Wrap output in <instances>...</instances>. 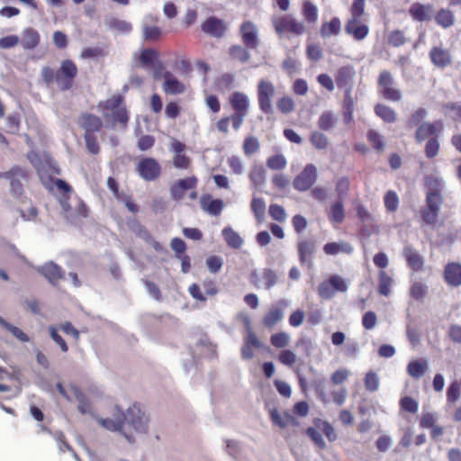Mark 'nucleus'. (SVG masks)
Listing matches in <instances>:
<instances>
[{
	"label": "nucleus",
	"mask_w": 461,
	"mask_h": 461,
	"mask_svg": "<svg viewBox=\"0 0 461 461\" xmlns=\"http://www.w3.org/2000/svg\"><path fill=\"white\" fill-rule=\"evenodd\" d=\"M230 122H231L232 128L235 131H239L243 124L240 121H237L236 119L234 120V116L230 114L229 116L220 118L216 122L215 127L219 132L227 135L229 133Z\"/></svg>",
	"instance_id": "obj_39"
},
{
	"label": "nucleus",
	"mask_w": 461,
	"mask_h": 461,
	"mask_svg": "<svg viewBox=\"0 0 461 461\" xmlns=\"http://www.w3.org/2000/svg\"><path fill=\"white\" fill-rule=\"evenodd\" d=\"M323 251L329 256H335L339 253L349 255L353 252V247L347 241L329 242L323 246Z\"/></svg>",
	"instance_id": "obj_32"
},
{
	"label": "nucleus",
	"mask_w": 461,
	"mask_h": 461,
	"mask_svg": "<svg viewBox=\"0 0 461 461\" xmlns=\"http://www.w3.org/2000/svg\"><path fill=\"white\" fill-rule=\"evenodd\" d=\"M249 50L245 45L233 44L229 48L228 53L232 60L244 64L250 59Z\"/></svg>",
	"instance_id": "obj_35"
},
{
	"label": "nucleus",
	"mask_w": 461,
	"mask_h": 461,
	"mask_svg": "<svg viewBox=\"0 0 461 461\" xmlns=\"http://www.w3.org/2000/svg\"><path fill=\"white\" fill-rule=\"evenodd\" d=\"M430 63L438 69H445L452 66L454 59L449 49L442 44L432 46L429 51Z\"/></svg>",
	"instance_id": "obj_12"
},
{
	"label": "nucleus",
	"mask_w": 461,
	"mask_h": 461,
	"mask_svg": "<svg viewBox=\"0 0 461 461\" xmlns=\"http://www.w3.org/2000/svg\"><path fill=\"white\" fill-rule=\"evenodd\" d=\"M310 141L317 149H325L329 145L327 136L320 131H313L310 136Z\"/></svg>",
	"instance_id": "obj_54"
},
{
	"label": "nucleus",
	"mask_w": 461,
	"mask_h": 461,
	"mask_svg": "<svg viewBox=\"0 0 461 461\" xmlns=\"http://www.w3.org/2000/svg\"><path fill=\"white\" fill-rule=\"evenodd\" d=\"M249 178L255 184V185H261L265 179V170L263 166H254L249 172Z\"/></svg>",
	"instance_id": "obj_64"
},
{
	"label": "nucleus",
	"mask_w": 461,
	"mask_h": 461,
	"mask_svg": "<svg viewBox=\"0 0 461 461\" xmlns=\"http://www.w3.org/2000/svg\"><path fill=\"white\" fill-rule=\"evenodd\" d=\"M38 271L52 285H57L59 280L64 278L63 270L53 262L45 264L43 267L39 268Z\"/></svg>",
	"instance_id": "obj_28"
},
{
	"label": "nucleus",
	"mask_w": 461,
	"mask_h": 461,
	"mask_svg": "<svg viewBox=\"0 0 461 461\" xmlns=\"http://www.w3.org/2000/svg\"><path fill=\"white\" fill-rule=\"evenodd\" d=\"M302 14L304 20L310 24H315L318 21V9L310 1H305L303 4Z\"/></svg>",
	"instance_id": "obj_45"
},
{
	"label": "nucleus",
	"mask_w": 461,
	"mask_h": 461,
	"mask_svg": "<svg viewBox=\"0 0 461 461\" xmlns=\"http://www.w3.org/2000/svg\"><path fill=\"white\" fill-rule=\"evenodd\" d=\"M164 82L162 85L163 91L167 95H181L185 91V86L176 77H175L170 71H165L163 74Z\"/></svg>",
	"instance_id": "obj_23"
},
{
	"label": "nucleus",
	"mask_w": 461,
	"mask_h": 461,
	"mask_svg": "<svg viewBox=\"0 0 461 461\" xmlns=\"http://www.w3.org/2000/svg\"><path fill=\"white\" fill-rule=\"evenodd\" d=\"M201 29L206 34L221 38L227 31V25L223 20L211 16L201 24Z\"/></svg>",
	"instance_id": "obj_21"
},
{
	"label": "nucleus",
	"mask_w": 461,
	"mask_h": 461,
	"mask_svg": "<svg viewBox=\"0 0 461 461\" xmlns=\"http://www.w3.org/2000/svg\"><path fill=\"white\" fill-rule=\"evenodd\" d=\"M337 117L330 112H324L318 120V127L322 131H329L335 126Z\"/></svg>",
	"instance_id": "obj_48"
},
{
	"label": "nucleus",
	"mask_w": 461,
	"mask_h": 461,
	"mask_svg": "<svg viewBox=\"0 0 461 461\" xmlns=\"http://www.w3.org/2000/svg\"><path fill=\"white\" fill-rule=\"evenodd\" d=\"M297 252L300 264L311 267L315 252V241L308 239L299 240L297 243Z\"/></svg>",
	"instance_id": "obj_19"
},
{
	"label": "nucleus",
	"mask_w": 461,
	"mask_h": 461,
	"mask_svg": "<svg viewBox=\"0 0 461 461\" xmlns=\"http://www.w3.org/2000/svg\"><path fill=\"white\" fill-rule=\"evenodd\" d=\"M277 109L285 114L290 113L294 110V102L290 96H283L277 100Z\"/></svg>",
	"instance_id": "obj_63"
},
{
	"label": "nucleus",
	"mask_w": 461,
	"mask_h": 461,
	"mask_svg": "<svg viewBox=\"0 0 461 461\" xmlns=\"http://www.w3.org/2000/svg\"><path fill=\"white\" fill-rule=\"evenodd\" d=\"M399 404L402 411L412 414L416 413L419 409L418 402L410 396L401 398Z\"/></svg>",
	"instance_id": "obj_57"
},
{
	"label": "nucleus",
	"mask_w": 461,
	"mask_h": 461,
	"mask_svg": "<svg viewBox=\"0 0 461 461\" xmlns=\"http://www.w3.org/2000/svg\"><path fill=\"white\" fill-rule=\"evenodd\" d=\"M30 172L27 168L20 166H14L8 171L0 172V179H7L10 183V192L16 199H22L24 189L30 180Z\"/></svg>",
	"instance_id": "obj_4"
},
{
	"label": "nucleus",
	"mask_w": 461,
	"mask_h": 461,
	"mask_svg": "<svg viewBox=\"0 0 461 461\" xmlns=\"http://www.w3.org/2000/svg\"><path fill=\"white\" fill-rule=\"evenodd\" d=\"M78 124L85 133H95L102 130L103 122L101 118L90 113H83L78 117Z\"/></svg>",
	"instance_id": "obj_22"
},
{
	"label": "nucleus",
	"mask_w": 461,
	"mask_h": 461,
	"mask_svg": "<svg viewBox=\"0 0 461 461\" xmlns=\"http://www.w3.org/2000/svg\"><path fill=\"white\" fill-rule=\"evenodd\" d=\"M289 336L285 332H277L270 337L271 345L276 348H284L289 344Z\"/></svg>",
	"instance_id": "obj_56"
},
{
	"label": "nucleus",
	"mask_w": 461,
	"mask_h": 461,
	"mask_svg": "<svg viewBox=\"0 0 461 461\" xmlns=\"http://www.w3.org/2000/svg\"><path fill=\"white\" fill-rule=\"evenodd\" d=\"M409 14L414 21H429L430 20L432 14V5L414 3L409 8Z\"/></svg>",
	"instance_id": "obj_29"
},
{
	"label": "nucleus",
	"mask_w": 461,
	"mask_h": 461,
	"mask_svg": "<svg viewBox=\"0 0 461 461\" xmlns=\"http://www.w3.org/2000/svg\"><path fill=\"white\" fill-rule=\"evenodd\" d=\"M243 152L246 156H250L259 149V141L254 136L245 138L243 142Z\"/></svg>",
	"instance_id": "obj_55"
},
{
	"label": "nucleus",
	"mask_w": 461,
	"mask_h": 461,
	"mask_svg": "<svg viewBox=\"0 0 461 461\" xmlns=\"http://www.w3.org/2000/svg\"><path fill=\"white\" fill-rule=\"evenodd\" d=\"M345 32L351 35L354 40L360 41H363L369 33V28L364 24L360 20L348 19L345 25Z\"/></svg>",
	"instance_id": "obj_26"
},
{
	"label": "nucleus",
	"mask_w": 461,
	"mask_h": 461,
	"mask_svg": "<svg viewBox=\"0 0 461 461\" xmlns=\"http://www.w3.org/2000/svg\"><path fill=\"white\" fill-rule=\"evenodd\" d=\"M427 116V111L425 108L420 107L414 111L408 120V126L418 127Z\"/></svg>",
	"instance_id": "obj_61"
},
{
	"label": "nucleus",
	"mask_w": 461,
	"mask_h": 461,
	"mask_svg": "<svg viewBox=\"0 0 461 461\" xmlns=\"http://www.w3.org/2000/svg\"><path fill=\"white\" fill-rule=\"evenodd\" d=\"M159 53L154 49H145L140 54L139 60L143 67L151 68L157 61V66L153 70V77L158 80L161 77V73L165 69V67L161 61L158 60Z\"/></svg>",
	"instance_id": "obj_16"
},
{
	"label": "nucleus",
	"mask_w": 461,
	"mask_h": 461,
	"mask_svg": "<svg viewBox=\"0 0 461 461\" xmlns=\"http://www.w3.org/2000/svg\"><path fill=\"white\" fill-rule=\"evenodd\" d=\"M443 130L444 124L441 120L422 122L415 131V140L417 143H421L430 138H439Z\"/></svg>",
	"instance_id": "obj_11"
},
{
	"label": "nucleus",
	"mask_w": 461,
	"mask_h": 461,
	"mask_svg": "<svg viewBox=\"0 0 461 461\" xmlns=\"http://www.w3.org/2000/svg\"><path fill=\"white\" fill-rule=\"evenodd\" d=\"M277 360L281 364L292 367L297 361V356L291 349H283L278 354Z\"/></svg>",
	"instance_id": "obj_53"
},
{
	"label": "nucleus",
	"mask_w": 461,
	"mask_h": 461,
	"mask_svg": "<svg viewBox=\"0 0 461 461\" xmlns=\"http://www.w3.org/2000/svg\"><path fill=\"white\" fill-rule=\"evenodd\" d=\"M460 397V384L455 381L452 382L447 390V402L448 405L456 403Z\"/></svg>",
	"instance_id": "obj_58"
},
{
	"label": "nucleus",
	"mask_w": 461,
	"mask_h": 461,
	"mask_svg": "<svg viewBox=\"0 0 461 461\" xmlns=\"http://www.w3.org/2000/svg\"><path fill=\"white\" fill-rule=\"evenodd\" d=\"M78 75L77 64L71 59L61 61L59 68L55 70L49 66L41 68V76L47 86L55 84L61 92L71 90L75 86V79Z\"/></svg>",
	"instance_id": "obj_2"
},
{
	"label": "nucleus",
	"mask_w": 461,
	"mask_h": 461,
	"mask_svg": "<svg viewBox=\"0 0 461 461\" xmlns=\"http://www.w3.org/2000/svg\"><path fill=\"white\" fill-rule=\"evenodd\" d=\"M240 35L243 45L247 49L256 50L259 46L258 29L251 21H245L240 24Z\"/></svg>",
	"instance_id": "obj_13"
},
{
	"label": "nucleus",
	"mask_w": 461,
	"mask_h": 461,
	"mask_svg": "<svg viewBox=\"0 0 461 461\" xmlns=\"http://www.w3.org/2000/svg\"><path fill=\"white\" fill-rule=\"evenodd\" d=\"M201 207L212 215L218 216L223 209V202L221 199H212L210 194H203L200 198Z\"/></svg>",
	"instance_id": "obj_30"
},
{
	"label": "nucleus",
	"mask_w": 461,
	"mask_h": 461,
	"mask_svg": "<svg viewBox=\"0 0 461 461\" xmlns=\"http://www.w3.org/2000/svg\"><path fill=\"white\" fill-rule=\"evenodd\" d=\"M86 147L89 153L96 155L100 151V146L95 133H84Z\"/></svg>",
	"instance_id": "obj_62"
},
{
	"label": "nucleus",
	"mask_w": 461,
	"mask_h": 461,
	"mask_svg": "<svg viewBox=\"0 0 461 461\" xmlns=\"http://www.w3.org/2000/svg\"><path fill=\"white\" fill-rule=\"evenodd\" d=\"M284 317L283 308L280 306H272L269 308L268 312L265 314L263 318V324L267 328H273L280 321H282Z\"/></svg>",
	"instance_id": "obj_37"
},
{
	"label": "nucleus",
	"mask_w": 461,
	"mask_h": 461,
	"mask_svg": "<svg viewBox=\"0 0 461 461\" xmlns=\"http://www.w3.org/2000/svg\"><path fill=\"white\" fill-rule=\"evenodd\" d=\"M393 278L384 270L379 271L377 287L379 294L383 296H388L391 293V287L393 285Z\"/></svg>",
	"instance_id": "obj_41"
},
{
	"label": "nucleus",
	"mask_w": 461,
	"mask_h": 461,
	"mask_svg": "<svg viewBox=\"0 0 461 461\" xmlns=\"http://www.w3.org/2000/svg\"><path fill=\"white\" fill-rule=\"evenodd\" d=\"M366 137L369 143L376 151L381 152L384 150L385 143L384 137L380 133L375 130H369Z\"/></svg>",
	"instance_id": "obj_50"
},
{
	"label": "nucleus",
	"mask_w": 461,
	"mask_h": 461,
	"mask_svg": "<svg viewBox=\"0 0 461 461\" xmlns=\"http://www.w3.org/2000/svg\"><path fill=\"white\" fill-rule=\"evenodd\" d=\"M185 148V144L176 139L170 143V150L175 153L172 162L176 168L186 169L190 166L191 159L184 154Z\"/></svg>",
	"instance_id": "obj_20"
},
{
	"label": "nucleus",
	"mask_w": 461,
	"mask_h": 461,
	"mask_svg": "<svg viewBox=\"0 0 461 461\" xmlns=\"http://www.w3.org/2000/svg\"><path fill=\"white\" fill-rule=\"evenodd\" d=\"M377 93L381 98L392 103H399L402 99V90L397 86L392 72L386 69L378 75Z\"/></svg>",
	"instance_id": "obj_5"
},
{
	"label": "nucleus",
	"mask_w": 461,
	"mask_h": 461,
	"mask_svg": "<svg viewBox=\"0 0 461 461\" xmlns=\"http://www.w3.org/2000/svg\"><path fill=\"white\" fill-rule=\"evenodd\" d=\"M445 282L454 287L461 285V264L456 262H449L445 266L444 269Z\"/></svg>",
	"instance_id": "obj_27"
},
{
	"label": "nucleus",
	"mask_w": 461,
	"mask_h": 461,
	"mask_svg": "<svg viewBox=\"0 0 461 461\" xmlns=\"http://www.w3.org/2000/svg\"><path fill=\"white\" fill-rule=\"evenodd\" d=\"M104 109L111 112V113H104V118L111 120L113 127L120 124L122 128H126L129 114L122 95H118L107 99L104 103Z\"/></svg>",
	"instance_id": "obj_6"
},
{
	"label": "nucleus",
	"mask_w": 461,
	"mask_h": 461,
	"mask_svg": "<svg viewBox=\"0 0 461 461\" xmlns=\"http://www.w3.org/2000/svg\"><path fill=\"white\" fill-rule=\"evenodd\" d=\"M384 203L388 212H394L399 206V197L395 191L389 190L384 196Z\"/></svg>",
	"instance_id": "obj_47"
},
{
	"label": "nucleus",
	"mask_w": 461,
	"mask_h": 461,
	"mask_svg": "<svg viewBox=\"0 0 461 461\" xmlns=\"http://www.w3.org/2000/svg\"><path fill=\"white\" fill-rule=\"evenodd\" d=\"M261 342L257 334L249 328L247 335L244 338V343L241 348V357L243 359H252L255 356L253 348H260Z\"/></svg>",
	"instance_id": "obj_24"
},
{
	"label": "nucleus",
	"mask_w": 461,
	"mask_h": 461,
	"mask_svg": "<svg viewBox=\"0 0 461 461\" xmlns=\"http://www.w3.org/2000/svg\"><path fill=\"white\" fill-rule=\"evenodd\" d=\"M118 411H120V417L116 420L99 419V423L111 431L122 432L125 423L131 425L136 431L145 432L147 430L148 418L136 404L130 407L126 413L122 410Z\"/></svg>",
	"instance_id": "obj_3"
},
{
	"label": "nucleus",
	"mask_w": 461,
	"mask_h": 461,
	"mask_svg": "<svg viewBox=\"0 0 461 461\" xmlns=\"http://www.w3.org/2000/svg\"><path fill=\"white\" fill-rule=\"evenodd\" d=\"M439 138H430L427 140L424 147V153L427 158L432 159L438 156L440 149Z\"/></svg>",
	"instance_id": "obj_51"
},
{
	"label": "nucleus",
	"mask_w": 461,
	"mask_h": 461,
	"mask_svg": "<svg viewBox=\"0 0 461 461\" xmlns=\"http://www.w3.org/2000/svg\"><path fill=\"white\" fill-rule=\"evenodd\" d=\"M136 171L143 180L152 182L160 177L162 167L157 159L148 157L139 160Z\"/></svg>",
	"instance_id": "obj_9"
},
{
	"label": "nucleus",
	"mask_w": 461,
	"mask_h": 461,
	"mask_svg": "<svg viewBox=\"0 0 461 461\" xmlns=\"http://www.w3.org/2000/svg\"><path fill=\"white\" fill-rule=\"evenodd\" d=\"M251 210L258 221H262L266 213V203L262 198H253L251 201Z\"/></svg>",
	"instance_id": "obj_52"
},
{
	"label": "nucleus",
	"mask_w": 461,
	"mask_h": 461,
	"mask_svg": "<svg viewBox=\"0 0 461 461\" xmlns=\"http://www.w3.org/2000/svg\"><path fill=\"white\" fill-rule=\"evenodd\" d=\"M341 30V22L339 18L333 17L330 22H325L320 28V34L322 38H328L332 35H338Z\"/></svg>",
	"instance_id": "obj_38"
},
{
	"label": "nucleus",
	"mask_w": 461,
	"mask_h": 461,
	"mask_svg": "<svg viewBox=\"0 0 461 461\" xmlns=\"http://www.w3.org/2000/svg\"><path fill=\"white\" fill-rule=\"evenodd\" d=\"M356 75V71L351 65H347L338 68L335 74V82L339 88L348 86L347 93L350 92L351 85Z\"/></svg>",
	"instance_id": "obj_25"
},
{
	"label": "nucleus",
	"mask_w": 461,
	"mask_h": 461,
	"mask_svg": "<svg viewBox=\"0 0 461 461\" xmlns=\"http://www.w3.org/2000/svg\"><path fill=\"white\" fill-rule=\"evenodd\" d=\"M0 325L7 330L14 337H15L18 340L22 342H29L30 338L27 334H25L21 329L15 327L14 325L7 322L0 316Z\"/></svg>",
	"instance_id": "obj_46"
},
{
	"label": "nucleus",
	"mask_w": 461,
	"mask_h": 461,
	"mask_svg": "<svg viewBox=\"0 0 461 461\" xmlns=\"http://www.w3.org/2000/svg\"><path fill=\"white\" fill-rule=\"evenodd\" d=\"M73 395L78 402V411L82 414H86L91 412V403L88 399L85 396L82 391L77 386H71L70 388Z\"/></svg>",
	"instance_id": "obj_43"
},
{
	"label": "nucleus",
	"mask_w": 461,
	"mask_h": 461,
	"mask_svg": "<svg viewBox=\"0 0 461 461\" xmlns=\"http://www.w3.org/2000/svg\"><path fill=\"white\" fill-rule=\"evenodd\" d=\"M374 112L377 117L386 123H393L397 120L395 111L384 104H376L374 107Z\"/></svg>",
	"instance_id": "obj_34"
},
{
	"label": "nucleus",
	"mask_w": 461,
	"mask_h": 461,
	"mask_svg": "<svg viewBox=\"0 0 461 461\" xmlns=\"http://www.w3.org/2000/svg\"><path fill=\"white\" fill-rule=\"evenodd\" d=\"M269 418L272 424L279 429L300 426V421L288 411L280 412L276 408H272L269 410Z\"/></svg>",
	"instance_id": "obj_18"
},
{
	"label": "nucleus",
	"mask_w": 461,
	"mask_h": 461,
	"mask_svg": "<svg viewBox=\"0 0 461 461\" xmlns=\"http://www.w3.org/2000/svg\"><path fill=\"white\" fill-rule=\"evenodd\" d=\"M267 166L273 170H281L285 167L286 159L282 154H276L267 158Z\"/></svg>",
	"instance_id": "obj_60"
},
{
	"label": "nucleus",
	"mask_w": 461,
	"mask_h": 461,
	"mask_svg": "<svg viewBox=\"0 0 461 461\" xmlns=\"http://www.w3.org/2000/svg\"><path fill=\"white\" fill-rule=\"evenodd\" d=\"M405 42L406 37L401 30H393L388 34V43L393 47H401Z\"/></svg>",
	"instance_id": "obj_59"
},
{
	"label": "nucleus",
	"mask_w": 461,
	"mask_h": 461,
	"mask_svg": "<svg viewBox=\"0 0 461 461\" xmlns=\"http://www.w3.org/2000/svg\"><path fill=\"white\" fill-rule=\"evenodd\" d=\"M435 21L439 26L446 29L454 24L455 17L450 10L442 8L436 14Z\"/></svg>",
	"instance_id": "obj_44"
},
{
	"label": "nucleus",
	"mask_w": 461,
	"mask_h": 461,
	"mask_svg": "<svg viewBox=\"0 0 461 461\" xmlns=\"http://www.w3.org/2000/svg\"><path fill=\"white\" fill-rule=\"evenodd\" d=\"M276 281V274L270 268H264L261 272L255 270L250 275V282L258 289H270Z\"/></svg>",
	"instance_id": "obj_17"
},
{
	"label": "nucleus",
	"mask_w": 461,
	"mask_h": 461,
	"mask_svg": "<svg viewBox=\"0 0 461 461\" xmlns=\"http://www.w3.org/2000/svg\"><path fill=\"white\" fill-rule=\"evenodd\" d=\"M272 24L278 35L291 34L300 36L306 32V26L292 14H283L272 19Z\"/></svg>",
	"instance_id": "obj_7"
},
{
	"label": "nucleus",
	"mask_w": 461,
	"mask_h": 461,
	"mask_svg": "<svg viewBox=\"0 0 461 461\" xmlns=\"http://www.w3.org/2000/svg\"><path fill=\"white\" fill-rule=\"evenodd\" d=\"M41 41L39 32L33 28H26L23 32L22 45L25 50L35 49Z\"/></svg>",
	"instance_id": "obj_36"
},
{
	"label": "nucleus",
	"mask_w": 461,
	"mask_h": 461,
	"mask_svg": "<svg viewBox=\"0 0 461 461\" xmlns=\"http://www.w3.org/2000/svg\"><path fill=\"white\" fill-rule=\"evenodd\" d=\"M328 218L332 224H340L344 221L346 218V211L341 199L337 200L330 204L328 212Z\"/></svg>",
	"instance_id": "obj_31"
},
{
	"label": "nucleus",
	"mask_w": 461,
	"mask_h": 461,
	"mask_svg": "<svg viewBox=\"0 0 461 461\" xmlns=\"http://www.w3.org/2000/svg\"><path fill=\"white\" fill-rule=\"evenodd\" d=\"M276 89L273 83L267 79H261L257 86V96L259 109L265 114L273 113L272 99Z\"/></svg>",
	"instance_id": "obj_8"
},
{
	"label": "nucleus",
	"mask_w": 461,
	"mask_h": 461,
	"mask_svg": "<svg viewBox=\"0 0 461 461\" xmlns=\"http://www.w3.org/2000/svg\"><path fill=\"white\" fill-rule=\"evenodd\" d=\"M403 256L409 265V267L413 271H420L422 269L424 265L423 258L420 255L418 251L413 249L411 247H406L403 249Z\"/></svg>",
	"instance_id": "obj_33"
},
{
	"label": "nucleus",
	"mask_w": 461,
	"mask_h": 461,
	"mask_svg": "<svg viewBox=\"0 0 461 461\" xmlns=\"http://www.w3.org/2000/svg\"><path fill=\"white\" fill-rule=\"evenodd\" d=\"M424 185L427 188L425 206L420 210L422 221L432 228L436 227L441 207L444 203L443 181L432 176L424 177Z\"/></svg>",
	"instance_id": "obj_1"
},
{
	"label": "nucleus",
	"mask_w": 461,
	"mask_h": 461,
	"mask_svg": "<svg viewBox=\"0 0 461 461\" xmlns=\"http://www.w3.org/2000/svg\"><path fill=\"white\" fill-rule=\"evenodd\" d=\"M317 179V169L312 164H308L303 170L294 179L293 185L298 191L310 189Z\"/></svg>",
	"instance_id": "obj_14"
},
{
	"label": "nucleus",
	"mask_w": 461,
	"mask_h": 461,
	"mask_svg": "<svg viewBox=\"0 0 461 461\" xmlns=\"http://www.w3.org/2000/svg\"><path fill=\"white\" fill-rule=\"evenodd\" d=\"M222 236L227 245L232 249H240L243 244L242 238L230 227H226L222 230Z\"/></svg>",
	"instance_id": "obj_42"
},
{
	"label": "nucleus",
	"mask_w": 461,
	"mask_h": 461,
	"mask_svg": "<svg viewBox=\"0 0 461 461\" xmlns=\"http://www.w3.org/2000/svg\"><path fill=\"white\" fill-rule=\"evenodd\" d=\"M428 369V363L425 359H418L409 362L407 373L414 379L420 378Z\"/></svg>",
	"instance_id": "obj_40"
},
{
	"label": "nucleus",
	"mask_w": 461,
	"mask_h": 461,
	"mask_svg": "<svg viewBox=\"0 0 461 461\" xmlns=\"http://www.w3.org/2000/svg\"><path fill=\"white\" fill-rule=\"evenodd\" d=\"M198 184L196 176H192L182 178L170 185L169 192L174 201H180L185 195L186 191L195 189Z\"/></svg>",
	"instance_id": "obj_15"
},
{
	"label": "nucleus",
	"mask_w": 461,
	"mask_h": 461,
	"mask_svg": "<svg viewBox=\"0 0 461 461\" xmlns=\"http://www.w3.org/2000/svg\"><path fill=\"white\" fill-rule=\"evenodd\" d=\"M143 39L148 41H157L162 35V31L156 25L144 24L142 27Z\"/></svg>",
	"instance_id": "obj_49"
},
{
	"label": "nucleus",
	"mask_w": 461,
	"mask_h": 461,
	"mask_svg": "<svg viewBox=\"0 0 461 461\" xmlns=\"http://www.w3.org/2000/svg\"><path fill=\"white\" fill-rule=\"evenodd\" d=\"M228 103L233 111L231 115L243 123L249 111V96L243 92L235 91L229 95Z\"/></svg>",
	"instance_id": "obj_10"
}]
</instances>
